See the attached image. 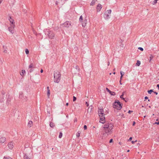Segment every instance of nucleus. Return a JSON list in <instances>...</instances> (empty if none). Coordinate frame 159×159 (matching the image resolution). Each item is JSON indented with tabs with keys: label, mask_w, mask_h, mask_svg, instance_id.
<instances>
[{
	"label": "nucleus",
	"mask_w": 159,
	"mask_h": 159,
	"mask_svg": "<svg viewBox=\"0 0 159 159\" xmlns=\"http://www.w3.org/2000/svg\"><path fill=\"white\" fill-rule=\"evenodd\" d=\"M113 127V125L111 123H108L104 125L103 131L105 133L103 134L104 135L107 134V135H109L111 134L112 129Z\"/></svg>",
	"instance_id": "nucleus-1"
},
{
	"label": "nucleus",
	"mask_w": 159,
	"mask_h": 159,
	"mask_svg": "<svg viewBox=\"0 0 159 159\" xmlns=\"http://www.w3.org/2000/svg\"><path fill=\"white\" fill-rule=\"evenodd\" d=\"M54 82L58 83L60 80L61 74L58 71H56L54 72Z\"/></svg>",
	"instance_id": "nucleus-2"
},
{
	"label": "nucleus",
	"mask_w": 159,
	"mask_h": 159,
	"mask_svg": "<svg viewBox=\"0 0 159 159\" xmlns=\"http://www.w3.org/2000/svg\"><path fill=\"white\" fill-rule=\"evenodd\" d=\"M113 107L115 108L120 110L122 107V103H120L119 101L117 102H115L113 104Z\"/></svg>",
	"instance_id": "nucleus-3"
},
{
	"label": "nucleus",
	"mask_w": 159,
	"mask_h": 159,
	"mask_svg": "<svg viewBox=\"0 0 159 159\" xmlns=\"http://www.w3.org/2000/svg\"><path fill=\"white\" fill-rule=\"evenodd\" d=\"M46 34H47L49 37L51 39H53L54 37V34L53 32L51 31H47V33H46Z\"/></svg>",
	"instance_id": "nucleus-4"
},
{
	"label": "nucleus",
	"mask_w": 159,
	"mask_h": 159,
	"mask_svg": "<svg viewBox=\"0 0 159 159\" xmlns=\"http://www.w3.org/2000/svg\"><path fill=\"white\" fill-rule=\"evenodd\" d=\"M10 26L8 28L9 31L12 34L14 33V29L15 27V24H10Z\"/></svg>",
	"instance_id": "nucleus-5"
},
{
	"label": "nucleus",
	"mask_w": 159,
	"mask_h": 159,
	"mask_svg": "<svg viewBox=\"0 0 159 159\" xmlns=\"http://www.w3.org/2000/svg\"><path fill=\"white\" fill-rule=\"evenodd\" d=\"M98 113L100 117L104 116V111L102 108L99 109Z\"/></svg>",
	"instance_id": "nucleus-6"
},
{
	"label": "nucleus",
	"mask_w": 159,
	"mask_h": 159,
	"mask_svg": "<svg viewBox=\"0 0 159 159\" xmlns=\"http://www.w3.org/2000/svg\"><path fill=\"white\" fill-rule=\"evenodd\" d=\"M71 23L70 22L68 21L65 22L63 24V25L64 27H69L70 26H71Z\"/></svg>",
	"instance_id": "nucleus-7"
},
{
	"label": "nucleus",
	"mask_w": 159,
	"mask_h": 159,
	"mask_svg": "<svg viewBox=\"0 0 159 159\" xmlns=\"http://www.w3.org/2000/svg\"><path fill=\"white\" fill-rule=\"evenodd\" d=\"M102 7V5L100 4H98L97 7V11H100Z\"/></svg>",
	"instance_id": "nucleus-8"
},
{
	"label": "nucleus",
	"mask_w": 159,
	"mask_h": 159,
	"mask_svg": "<svg viewBox=\"0 0 159 159\" xmlns=\"http://www.w3.org/2000/svg\"><path fill=\"white\" fill-rule=\"evenodd\" d=\"M105 117L104 116L100 117V122L102 124L105 122Z\"/></svg>",
	"instance_id": "nucleus-9"
},
{
	"label": "nucleus",
	"mask_w": 159,
	"mask_h": 159,
	"mask_svg": "<svg viewBox=\"0 0 159 159\" xmlns=\"http://www.w3.org/2000/svg\"><path fill=\"white\" fill-rule=\"evenodd\" d=\"M107 91L110 94L112 95H115V93L114 92L111 91L107 88H106V89Z\"/></svg>",
	"instance_id": "nucleus-10"
},
{
	"label": "nucleus",
	"mask_w": 159,
	"mask_h": 159,
	"mask_svg": "<svg viewBox=\"0 0 159 159\" xmlns=\"http://www.w3.org/2000/svg\"><path fill=\"white\" fill-rule=\"evenodd\" d=\"M104 17L106 19H108L109 18L108 14L107 12H105L104 14Z\"/></svg>",
	"instance_id": "nucleus-11"
},
{
	"label": "nucleus",
	"mask_w": 159,
	"mask_h": 159,
	"mask_svg": "<svg viewBox=\"0 0 159 159\" xmlns=\"http://www.w3.org/2000/svg\"><path fill=\"white\" fill-rule=\"evenodd\" d=\"M87 23V20L86 19H85L83 21H82V26L83 27H85Z\"/></svg>",
	"instance_id": "nucleus-12"
},
{
	"label": "nucleus",
	"mask_w": 159,
	"mask_h": 159,
	"mask_svg": "<svg viewBox=\"0 0 159 159\" xmlns=\"http://www.w3.org/2000/svg\"><path fill=\"white\" fill-rule=\"evenodd\" d=\"M6 140V138L4 137H1L0 139V142L2 143H4Z\"/></svg>",
	"instance_id": "nucleus-13"
},
{
	"label": "nucleus",
	"mask_w": 159,
	"mask_h": 159,
	"mask_svg": "<svg viewBox=\"0 0 159 159\" xmlns=\"http://www.w3.org/2000/svg\"><path fill=\"white\" fill-rule=\"evenodd\" d=\"M8 146L9 148L10 149H12L13 147V143L11 142L8 144Z\"/></svg>",
	"instance_id": "nucleus-14"
},
{
	"label": "nucleus",
	"mask_w": 159,
	"mask_h": 159,
	"mask_svg": "<svg viewBox=\"0 0 159 159\" xmlns=\"http://www.w3.org/2000/svg\"><path fill=\"white\" fill-rule=\"evenodd\" d=\"M9 20L10 22L11 23V24H14V21L13 19L11 18V16H9Z\"/></svg>",
	"instance_id": "nucleus-15"
},
{
	"label": "nucleus",
	"mask_w": 159,
	"mask_h": 159,
	"mask_svg": "<svg viewBox=\"0 0 159 159\" xmlns=\"http://www.w3.org/2000/svg\"><path fill=\"white\" fill-rule=\"evenodd\" d=\"M47 95L48 98H49L50 95V90L49 89V87L48 86L47 87Z\"/></svg>",
	"instance_id": "nucleus-16"
},
{
	"label": "nucleus",
	"mask_w": 159,
	"mask_h": 159,
	"mask_svg": "<svg viewBox=\"0 0 159 159\" xmlns=\"http://www.w3.org/2000/svg\"><path fill=\"white\" fill-rule=\"evenodd\" d=\"M33 122L32 121H30L28 124V126L29 128L31 127L33 125Z\"/></svg>",
	"instance_id": "nucleus-17"
},
{
	"label": "nucleus",
	"mask_w": 159,
	"mask_h": 159,
	"mask_svg": "<svg viewBox=\"0 0 159 159\" xmlns=\"http://www.w3.org/2000/svg\"><path fill=\"white\" fill-rule=\"evenodd\" d=\"M154 57V56L152 54L150 55V57H149V62L150 63H151L152 61V60L153 59V58Z\"/></svg>",
	"instance_id": "nucleus-18"
},
{
	"label": "nucleus",
	"mask_w": 159,
	"mask_h": 159,
	"mask_svg": "<svg viewBox=\"0 0 159 159\" xmlns=\"http://www.w3.org/2000/svg\"><path fill=\"white\" fill-rule=\"evenodd\" d=\"M97 1V0H93L91 3L90 5L91 6H93L95 4Z\"/></svg>",
	"instance_id": "nucleus-19"
},
{
	"label": "nucleus",
	"mask_w": 159,
	"mask_h": 159,
	"mask_svg": "<svg viewBox=\"0 0 159 159\" xmlns=\"http://www.w3.org/2000/svg\"><path fill=\"white\" fill-rule=\"evenodd\" d=\"M50 127L53 128L55 126V125L53 123L51 122L50 123Z\"/></svg>",
	"instance_id": "nucleus-20"
},
{
	"label": "nucleus",
	"mask_w": 159,
	"mask_h": 159,
	"mask_svg": "<svg viewBox=\"0 0 159 159\" xmlns=\"http://www.w3.org/2000/svg\"><path fill=\"white\" fill-rule=\"evenodd\" d=\"M80 131L78 132L76 134V136L77 137H79L80 136Z\"/></svg>",
	"instance_id": "nucleus-21"
},
{
	"label": "nucleus",
	"mask_w": 159,
	"mask_h": 159,
	"mask_svg": "<svg viewBox=\"0 0 159 159\" xmlns=\"http://www.w3.org/2000/svg\"><path fill=\"white\" fill-rule=\"evenodd\" d=\"M33 66H34L33 64L32 63H30V64L29 66V68H34V67H33Z\"/></svg>",
	"instance_id": "nucleus-22"
},
{
	"label": "nucleus",
	"mask_w": 159,
	"mask_h": 159,
	"mask_svg": "<svg viewBox=\"0 0 159 159\" xmlns=\"http://www.w3.org/2000/svg\"><path fill=\"white\" fill-rule=\"evenodd\" d=\"M140 61L139 60H138L136 63V65L139 66L140 65Z\"/></svg>",
	"instance_id": "nucleus-23"
},
{
	"label": "nucleus",
	"mask_w": 159,
	"mask_h": 159,
	"mask_svg": "<svg viewBox=\"0 0 159 159\" xmlns=\"http://www.w3.org/2000/svg\"><path fill=\"white\" fill-rule=\"evenodd\" d=\"M82 21H83V17H82V16H80V19H79V21L81 22H82Z\"/></svg>",
	"instance_id": "nucleus-24"
},
{
	"label": "nucleus",
	"mask_w": 159,
	"mask_h": 159,
	"mask_svg": "<svg viewBox=\"0 0 159 159\" xmlns=\"http://www.w3.org/2000/svg\"><path fill=\"white\" fill-rule=\"evenodd\" d=\"M153 90L152 89H151V90H148V93H149V94H151V93L152 92H153Z\"/></svg>",
	"instance_id": "nucleus-25"
},
{
	"label": "nucleus",
	"mask_w": 159,
	"mask_h": 159,
	"mask_svg": "<svg viewBox=\"0 0 159 159\" xmlns=\"http://www.w3.org/2000/svg\"><path fill=\"white\" fill-rule=\"evenodd\" d=\"M25 72V70H22L21 73L20 74L21 76L24 75V74Z\"/></svg>",
	"instance_id": "nucleus-26"
},
{
	"label": "nucleus",
	"mask_w": 159,
	"mask_h": 159,
	"mask_svg": "<svg viewBox=\"0 0 159 159\" xmlns=\"http://www.w3.org/2000/svg\"><path fill=\"white\" fill-rule=\"evenodd\" d=\"M25 52L26 54H28L29 53V51L28 49L27 48L25 49Z\"/></svg>",
	"instance_id": "nucleus-27"
},
{
	"label": "nucleus",
	"mask_w": 159,
	"mask_h": 159,
	"mask_svg": "<svg viewBox=\"0 0 159 159\" xmlns=\"http://www.w3.org/2000/svg\"><path fill=\"white\" fill-rule=\"evenodd\" d=\"M62 136V134L61 132H60L59 134V138H61Z\"/></svg>",
	"instance_id": "nucleus-28"
},
{
	"label": "nucleus",
	"mask_w": 159,
	"mask_h": 159,
	"mask_svg": "<svg viewBox=\"0 0 159 159\" xmlns=\"http://www.w3.org/2000/svg\"><path fill=\"white\" fill-rule=\"evenodd\" d=\"M111 10L110 9V10H107L106 12H107V13L108 14H110L111 13Z\"/></svg>",
	"instance_id": "nucleus-29"
},
{
	"label": "nucleus",
	"mask_w": 159,
	"mask_h": 159,
	"mask_svg": "<svg viewBox=\"0 0 159 159\" xmlns=\"http://www.w3.org/2000/svg\"><path fill=\"white\" fill-rule=\"evenodd\" d=\"M24 159H30V158H29L28 156L26 155H25L24 156Z\"/></svg>",
	"instance_id": "nucleus-30"
},
{
	"label": "nucleus",
	"mask_w": 159,
	"mask_h": 159,
	"mask_svg": "<svg viewBox=\"0 0 159 159\" xmlns=\"http://www.w3.org/2000/svg\"><path fill=\"white\" fill-rule=\"evenodd\" d=\"M120 73L121 76L122 77H123V76L125 74V73L124 72L121 71Z\"/></svg>",
	"instance_id": "nucleus-31"
},
{
	"label": "nucleus",
	"mask_w": 159,
	"mask_h": 159,
	"mask_svg": "<svg viewBox=\"0 0 159 159\" xmlns=\"http://www.w3.org/2000/svg\"><path fill=\"white\" fill-rule=\"evenodd\" d=\"M125 93V92H123L122 93V95L120 96V98H122V97H123V96L124 95V94Z\"/></svg>",
	"instance_id": "nucleus-32"
},
{
	"label": "nucleus",
	"mask_w": 159,
	"mask_h": 159,
	"mask_svg": "<svg viewBox=\"0 0 159 159\" xmlns=\"http://www.w3.org/2000/svg\"><path fill=\"white\" fill-rule=\"evenodd\" d=\"M3 159H12L10 157H4Z\"/></svg>",
	"instance_id": "nucleus-33"
},
{
	"label": "nucleus",
	"mask_w": 159,
	"mask_h": 159,
	"mask_svg": "<svg viewBox=\"0 0 159 159\" xmlns=\"http://www.w3.org/2000/svg\"><path fill=\"white\" fill-rule=\"evenodd\" d=\"M75 68L79 71L80 70V68L78 66H75Z\"/></svg>",
	"instance_id": "nucleus-34"
},
{
	"label": "nucleus",
	"mask_w": 159,
	"mask_h": 159,
	"mask_svg": "<svg viewBox=\"0 0 159 159\" xmlns=\"http://www.w3.org/2000/svg\"><path fill=\"white\" fill-rule=\"evenodd\" d=\"M76 100V98L75 96H73V101L74 102Z\"/></svg>",
	"instance_id": "nucleus-35"
},
{
	"label": "nucleus",
	"mask_w": 159,
	"mask_h": 159,
	"mask_svg": "<svg viewBox=\"0 0 159 159\" xmlns=\"http://www.w3.org/2000/svg\"><path fill=\"white\" fill-rule=\"evenodd\" d=\"M138 49L140 50H141L142 51H143V48L141 47H139L138 48Z\"/></svg>",
	"instance_id": "nucleus-36"
},
{
	"label": "nucleus",
	"mask_w": 159,
	"mask_h": 159,
	"mask_svg": "<svg viewBox=\"0 0 159 159\" xmlns=\"http://www.w3.org/2000/svg\"><path fill=\"white\" fill-rule=\"evenodd\" d=\"M84 129H87V127L86 125H84Z\"/></svg>",
	"instance_id": "nucleus-37"
},
{
	"label": "nucleus",
	"mask_w": 159,
	"mask_h": 159,
	"mask_svg": "<svg viewBox=\"0 0 159 159\" xmlns=\"http://www.w3.org/2000/svg\"><path fill=\"white\" fill-rule=\"evenodd\" d=\"M137 141V140L135 141H132L131 143H132V144H134V143H135V142H136Z\"/></svg>",
	"instance_id": "nucleus-38"
},
{
	"label": "nucleus",
	"mask_w": 159,
	"mask_h": 159,
	"mask_svg": "<svg viewBox=\"0 0 159 159\" xmlns=\"http://www.w3.org/2000/svg\"><path fill=\"white\" fill-rule=\"evenodd\" d=\"M112 142H113V139H111L110 140L109 143H111Z\"/></svg>",
	"instance_id": "nucleus-39"
},
{
	"label": "nucleus",
	"mask_w": 159,
	"mask_h": 159,
	"mask_svg": "<svg viewBox=\"0 0 159 159\" xmlns=\"http://www.w3.org/2000/svg\"><path fill=\"white\" fill-rule=\"evenodd\" d=\"M132 137H130L129 138V139L128 140L129 141H131L132 140Z\"/></svg>",
	"instance_id": "nucleus-40"
},
{
	"label": "nucleus",
	"mask_w": 159,
	"mask_h": 159,
	"mask_svg": "<svg viewBox=\"0 0 159 159\" xmlns=\"http://www.w3.org/2000/svg\"><path fill=\"white\" fill-rule=\"evenodd\" d=\"M33 70L32 69H30V70L29 71H30V72L31 73V72H32L33 71Z\"/></svg>",
	"instance_id": "nucleus-41"
},
{
	"label": "nucleus",
	"mask_w": 159,
	"mask_h": 159,
	"mask_svg": "<svg viewBox=\"0 0 159 159\" xmlns=\"http://www.w3.org/2000/svg\"><path fill=\"white\" fill-rule=\"evenodd\" d=\"M132 112H133V111H130V110H129V111H128V113H132Z\"/></svg>",
	"instance_id": "nucleus-42"
},
{
	"label": "nucleus",
	"mask_w": 159,
	"mask_h": 159,
	"mask_svg": "<svg viewBox=\"0 0 159 159\" xmlns=\"http://www.w3.org/2000/svg\"><path fill=\"white\" fill-rule=\"evenodd\" d=\"M85 104L88 107L89 106V104H88V103L87 102H86V103H85Z\"/></svg>",
	"instance_id": "nucleus-43"
},
{
	"label": "nucleus",
	"mask_w": 159,
	"mask_h": 159,
	"mask_svg": "<svg viewBox=\"0 0 159 159\" xmlns=\"http://www.w3.org/2000/svg\"><path fill=\"white\" fill-rule=\"evenodd\" d=\"M144 99H148V97H147V96H146V97H145Z\"/></svg>",
	"instance_id": "nucleus-44"
},
{
	"label": "nucleus",
	"mask_w": 159,
	"mask_h": 159,
	"mask_svg": "<svg viewBox=\"0 0 159 159\" xmlns=\"http://www.w3.org/2000/svg\"><path fill=\"white\" fill-rule=\"evenodd\" d=\"M153 93H155L156 95H157L158 94V93L156 92H153Z\"/></svg>",
	"instance_id": "nucleus-45"
},
{
	"label": "nucleus",
	"mask_w": 159,
	"mask_h": 159,
	"mask_svg": "<svg viewBox=\"0 0 159 159\" xmlns=\"http://www.w3.org/2000/svg\"><path fill=\"white\" fill-rule=\"evenodd\" d=\"M135 121H134V122H133V126L134 125H135Z\"/></svg>",
	"instance_id": "nucleus-46"
},
{
	"label": "nucleus",
	"mask_w": 159,
	"mask_h": 159,
	"mask_svg": "<svg viewBox=\"0 0 159 159\" xmlns=\"http://www.w3.org/2000/svg\"><path fill=\"white\" fill-rule=\"evenodd\" d=\"M121 98L122 99L124 100L125 102H126V101L125 100V98H124L123 97H122V98Z\"/></svg>",
	"instance_id": "nucleus-47"
},
{
	"label": "nucleus",
	"mask_w": 159,
	"mask_h": 159,
	"mask_svg": "<svg viewBox=\"0 0 159 159\" xmlns=\"http://www.w3.org/2000/svg\"><path fill=\"white\" fill-rule=\"evenodd\" d=\"M155 124H157V125H159V121L158 122H155V123H154Z\"/></svg>",
	"instance_id": "nucleus-48"
},
{
	"label": "nucleus",
	"mask_w": 159,
	"mask_h": 159,
	"mask_svg": "<svg viewBox=\"0 0 159 159\" xmlns=\"http://www.w3.org/2000/svg\"><path fill=\"white\" fill-rule=\"evenodd\" d=\"M77 121V119L76 118L74 120V122H76Z\"/></svg>",
	"instance_id": "nucleus-49"
},
{
	"label": "nucleus",
	"mask_w": 159,
	"mask_h": 159,
	"mask_svg": "<svg viewBox=\"0 0 159 159\" xmlns=\"http://www.w3.org/2000/svg\"><path fill=\"white\" fill-rule=\"evenodd\" d=\"M157 86L158 88V89H159V84H158L157 85Z\"/></svg>",
	"instance_id": "nucleus-50"
},
{
	"label": "nucleus",
	"mask_w": 159,
	"mask_h": 159,
	"mask_svg": "<svg viewBox=\"0 0 159 159\" xmlns=\"http://www.w3.org/2000/svg\"><path fill=\"white\" fill-rule=\"evenodd\" d=\"M43 70L42 69H41V70H40V72H41V73H43Z\"/></svg>",
	"instance_id": "nucleus-51"
},
{
	"label": "nucleus",
	"mask_w": 159,
	"mask_h": 159,
	"mask_svg": "<svg viewBox=\"0 0 159 159\" xmlns=\"http://www.w3.org/2000/svg\"><path fill=\"white\" fill-rule=\"evenodd\" d=\"M122 77H122L121 76H120V80H122Z\"/></svg>",
	"instance_id": "nucleus-52"
},
{
	"label": "nucleus",
	"mask_w": 159,
	"mask_h": 159,
	"mask_svg": "<svg viewBox=\"0 0 159 159\" xmlns=\"http://www.w3.org/2000/svg\"><path fill=\"white\" fill-rule=\"evenodd\" d=\"M3 0H0V4L1 3Z\"/></svg>",
	"instance_id": "nucleus-53"
},
{
	"label": "nucleus",
	"mask_w": 159,
	"mask_h": 159,
	"mask_svg": "<svg viewBox=\"0 0 159 159\" xmlns=\"http://www.w3.org/2000/svg\"><path fill=\"white\" fill-rule=\"evenodd\" d=\"M68 105H69V103H68V102H67V103L66 104V106H68Z\"/></svg>",
	"instance_id": "nucleus-54"
},
{
	"label": "nucleus",
	"mask_w": 159,
	"mask_h": 159,
	"mask_svg": "<svg viewBox=\"0 0 159 159\" xmlns=\"http://www.w3.org/2000/svg\"><path fill=\"white\" fill-rule=\"evenodd\" d=\"M4 52H7V51L6 50H4Z\"/></svg>",
	"instance_id": "nucleus-55"
},
{
	"label": "nucleus",
	"mask_w": 159,
	"mask_h": 159,
	"mask_svg": "<svg viewBox=\"0 0 159 159\" xmlns=\"http://www.w3.org/2000/svg\"><path fill=\"white\" fill-rule=\"evenodd\" d=\"M120 84H122V83H121V80H120Z\"/></svg>",
	"instance_id": "nucleus-56"
},
{
	"label": "nucleus",
	"mask_w": 159,
	"mask_h": 159,
	"mask_svg": "<svg viewBox=\"0 0 159 159\" xmlns=\"http://www.w3.org/2000/svg\"><path fill=\"white\" fill-rule=\"evenodd\" d=\"M109 64H110V62H109V61L108 62V66H109Z\"/></svg>",
	"instance_id": "nucleus-57"
},
{
	"label": "nucleus",
	"mask_w": 159,
	"mask_h": 159,
	"mask_svg": "<svg viewBox=\"0 0 159 159\" xmlns=\"http://www.w3.org/2000/svg\"><path fill=\"white\" fill-rule=\"evenodd\" d=\"M22 96V94H20V97H21V96Z\"/></svg>",
	"instance_id": "nucleus-58"
},
{
	"label": "nucleus",
	"mask_w": 159,
	"mask_h": 159,
	"mask_svg": "<svg viewBox=\"0 0 159 159\" xmlns=\"http://www.w3.org/2000/svg\"><path fill=\"white\" fill-rule=\"evenodd\" d=\"M113 73L114 74H116V73H115V72H113Z\"/></svg>",
	"instance_id": "nucleus-59"
},
{
	"label": "nucleus",
	"mask_w": 159,
	"mask_h": 159,
	"mask_svg": "<svg viewBox=\"0 0 159 159\" xmlns=\"http://www.w3.org/2000/svg\"><path fill=\"white\" fill-rule=\"evenodd\" d=\"M129 150H128L127 151V152H129Z\"/></svg>",
	"instance_id": "nucleus-60"
},
{
	"label": "nucleus",
	"mask_w": 159,
	"mask_h": 159,
	"mask_svg": "<svg viewBox=\"0 0 159 159\" xmlns=\"http://www.w3.org/2000/svg\"><path fill=\"white\" fill-rule=\"evenodd\" d=\"M145 117H146V116H144L143 117H144V118H145Z\"/></svg>",
	"instance_id": "nucleus-61"
},
{
	"label": "nucleus",
	"mask_w": 159,
	"mask_h": 159,
	"mask_svg": "<svg viewBox=\"0 0 159 159\" xmlns=\"http://www.w3.org/2000/svg\"><path fill=\"white\" fill-rule=\"evenodd\" d=\"M150 100H149V99H148V101L150 102Z\"/></svg>",
	"instance_id": "nucleus-62"
},
{
	"label": "nucleus",
	"mask_w": 159,
	"mask_h": 159,
	"mask_svg": "<svg viewBox=\"0 0 159 159\" xmlns=\"http://www.w3.org/2000/svg\"><path fill=\"white\" fill-rule=\"evenodd\" d=\"M34 34H35V32L34 31Z\"/></svg>",
	"instance_id": "nucleus-63"
},
{
	"label": "nucleus",
	"mask_w": 159,
	"mask_h": 159,
	"mask_svg": "<svg viewBox=\"0 0 159 159\" xmlns=\"http://www.w3.org/2000/svg\"><path fill=\"white\" fill-rule=\"evenodd\" d=\"M111 73H110V75H111Z\"/></svg>",
	"instance_id": "nucleus-64"
}]
</instances>
